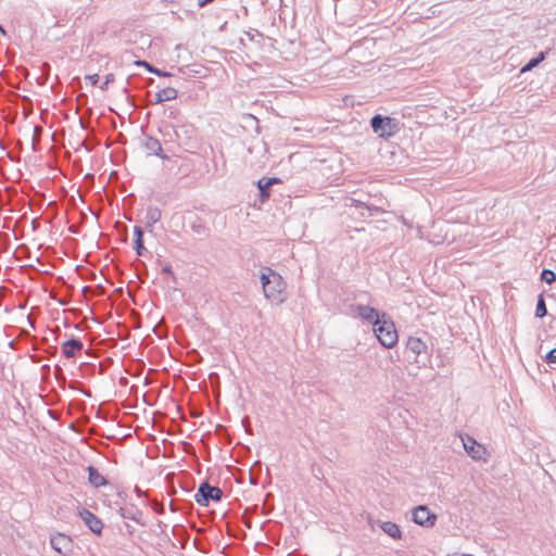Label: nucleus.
<instances>
[{"label": "nucleus", "mask_w": 556, "mask_h": 556, "mask_svg": "<svg viewBox=\"0 0 556 556\" xmlns=\"http://www.w3.org/2000/svg\"><path fill=\"white\" fill-rule=\"evenodd\" d=\"M260 280L266 300L275 305H279L286 301L287 283L281 275L270 267L265 266L261 268Z\"/></svg>", "instance_id": "obj_1"}, {"label": "nucleus", "mask_w": 556, "mask_h": 556, "mask_svg": "<svg viewBox=\"0 0 556 556\" xmlns=\"http://www.w3.org/2000/svg\"><path fill=\"white\" fill-rule=\"evenodd\" d=\"M374 332L380 344L387 349L393 348L399 340L394 323L381 313V318L374 323Z\"/></svg>", "instance_id": "obj_2"}, {"label": "nucleus", "mask_w": 556, "mask_h": 556, "mask_svg": "<svg viewBox=\"0 0 556 556\" xmlns=\"http://www.w3.org/2000/svg\"><path fill=\"white\" fill-rule=\"evenodd\" d=\"M371 128L379 137L389 138L396 134L397 124L394 118L376 114L370 121Z\"/></svg>", "instance_id": "obj_3"}, {"label": "nucleus", "mask_w": 556, "mask_h": 556, "mask_svg": "<svg viewBox=\"0 0 556 556\" xmlns=\"http://www.w3.org/2000/svg\"><path fill=\"white\" fill-rule=\"evenodd\" d=\"M223 497V491L218 486H213L207 482L200 484L194 498L195 502L203 507L210 505V502H219Z\"/></svg>", "instance_id": "obj_4"}, {"label": "nucleus", "mask_w": 556, "mask_h": 556, "mask_svg": "<svg viewBox=\"0 0 556 556\" xmlns=\"http://www.w3.org/2000/svg\"><path fill=\"white\" fill-rule=\"evenodd\" d=\"M51 548L61 556H71L74 551V542L67 534L56 532L50 536Z\"/></svg>", "instance_id": "obj_5"}, {"label": "nucleus", "mask_w": 556, "mask_h": 556, "mask_svg": "<svg viewBox=\"0 0 556 556\" xmlns=\"http://www.w3.org/2000/svg\"><path fill=\"white\" fill-rule=\"evenodd\" d=\"M412 520L419 526L431 528L437 521V515L428 506L419 505L413 509Z\"/></svg>", "instance_id": "obj_6"}, {"label": "nucleus", "mask_w": 556, "mask_h": 556, "mask_svg": "<svg viewBox=\"0 0 556 556\" xmlns=\"http://www.w3.org/2000/svg\"><path fill=\"white\" fill-rule=\"evenodd\" d=\"M462 442L464 445L465 451L468 453V455L475 459L480 460L484 458L485 455V448L483 445L478 443L472 437L465 435L462 438Z\"/></svg>", "instance_id": "obj_7"}, {"label": "nucleus", "mask_w": 556, "mask_h": 556, "mask_svg": "<svg viewBox=\"0 0 556 556\" xmlns=\"http://www.w3.org/2000/svg\"><path fill=\"white\" fill-rule=\"evenodd\" d=\"M79 516L91 532H93L94 534H101L103 529V522L101 521L100 518H98L93 513H91L87 508H83L79 511Z\"/></svg>", "instance_id": "obj_8"}, {"label": "nucleus", "mask_w": 556, "mask_h": 556, "mask_svg": "<svg viewBox=\"0 0 556 556\" xmlns=\"http://www.w3.org/2000/svg\"><path fill=\"white\" fill-rule=\"evenodd\" d=\"M142 147L146 149V151L149 154L156 155L163 160H167L168 156L163 154L162 146L160 140L149 136V135H142L140 138Z\"/></svg>", "instance_id": "obj_9"}, {"label": "nucleus", "mask_w": 556, "mask_h": 556, "mask_svg": "<svg viewBox=\"0 0 556 556\" xmlns=\"http://www.w3.org/2000/svg\"><path fill=\"white\" fill-rule=\"evenodd\" d=\"M353 308L363 320L371 324L372 326L375 321H378L381 318V314L369 305L357 304L353 306Z\"/></svg>", "instance_id": "obj_10"}, {"label": "nucleus", "mask_w": 556, "mask_h": 556, "mask_svg": "<svg viewBox=\"0 0 556 556\" xmlns=\"http://www.w3.org/2000/svg\"><path fill=\"white\" fill-rule=\"evenodd\" d=\"M83 349V342L76 338H71L62 343V354L66 358L75 357L77 352H80Z\"/></svg>", "instance_id": "obj_11"}, {"label": "nucleus", "mask_w": 556, "mask_h": 556, "mask_svg": "<svg viewBox=\"0 0 556 556\" xmlns=\"http://www.w3.org/2000/svg\"><path fill=\"white\" fill-rule=\"evenodd\" d=\"M40 340L47 344V346L43 348L45 352H50L51 349H54V345L50 343V342H55V340H56L55 333L52 330H50L48 328H42L40 330L37 329V351L40 350V346H39Z\"/></svg>", "instance_id": "obj_12"}, {"label": "nucleus", "mask_w": 556, "mask_h": 556, "mask_svg": "<svg viewBox=\"0 0 556 556\" xmlns=\"http://www.w3.org/2000/svg\"><path fill=\"white\" fill-rule=\"evenodd\" d=\"M406 349L418 357L422 354L427 355L428 346L421 339L409 337L406 342Z\"/></svg>", "instance_id": "obj_13"}, {"label": "nucleus", "mask_w": 556, "mask_h": 556, "mask_svg": "<svg viewBox=\"0 0 556 556\" xmlns=\"http://www.w3.org/2000/svg\"><path fill=\"white\" fill-rule=\"evenodd\" d=\"M87 471L88 481L93 488L99 489L101 486L108 485L109 481L102 473L99 472L97 468H94L93 466H88Z\"/></svg>", "instance_id": "obj_14"}, {"label": "nucleus", "mask_w": 556, "mask_h": 556, "mask_svg": "<svg viewBox=\"0 0 556 556\" xmlns=\"http://www.w3.org/2000/svg\"><path fill=\"white\" fill-rule=\"evenodd\" d=\"M280 181L281 180L277 177H271V178H267V179L263 178V179L258 180L257 186H258L260 197H261L262 202H265L270 197V193L268 192V187H271L275 184H279Z\"/></svg>", "instance_id": "obj_15"}, {"label": "nucleus", "mask_w": 556, "mask_h": 556, "mask_svg": "<svg viewBox=\"0 0 556 556\" xmlns=\"http://www.w3.org/2000/svg\"><path fill=\"white\" fill-rule=\"evenodd\" d=\"M134 249L138 256H143L147 253V249L143 244V229L140 226L134 227Z\"/></svg>", "instance_id": "obj_16"}, {"label": "nucleus", "mask_w": 556, "mask_h": 556, "mask_svg": "<svg viewBox=\"0 0 556 556\" xmlns=\"http://www.w3.org/2000/svg\"><path fill=\"white\" fill-rule=\"evenodd\" d=\"M380 529L393 540L402 539V531L400 527L392 521H381L379 525Z\"/></svg>", "instance_id": "obj_17"}, {"label": "nucleus", "mask_w": 556, "mask_h": 556, "mask_svg": "<svg viewBox=\"0 0 556 556\" xmlns=\"http://www.w3.org/2000/svg\"><path fill=\"white\" fill-rule=\"evenodd\" d=\"M37 415L39 416H49L52 419H56V413L49 408V401H46L41 393H37Z\"/></svg>", "instance_id": "obj_18"}, {"label": "nucleus", "mask_w": 556, "mask_h": 556, "mask_svg": "<svg viewBox=\"0 0 556 556\" xmlns=\"http://www.w3.org/2000/svg\"><path fill=\"white\" fill-rule=\"evenodd\" d=\"M178 97V91L175 88L166 87L161 90H159L155 93V100L154 103H163L165 101L175 100Z\"/></svg>", "instance_id": "obj_19"}, {"label": "nucleus", "mask_w": 556, "mask_h": 556, "mask_svg": "<svg viewBox=\"0 0 556 556\" xmlns=\"http://www.w3.org/2000/svg\"><path fill=\"white\" fill-rule=\"evenodd\" d=\"M162 217V211L156 206H149L146 213V224L150 229L160 222Z\"/></svg>", "instance_id": "obj_20"}, {"label": "nucleus", "mask_w": 556, "mask_h": 556, "mask_svg": "<svg viewBox=\"0 0 556 556\" xmlns=\"http://www.w3.org/2000/svg\"><path fill=\"white\" fill-rule=\"evenodd\" d=\"M136 65L137 66H143L149 73L155 74L156 76H160V77H170V76H173L172 73L163 71V70H160V68L153 66L152 64H150L149 62H147L144 60L136 61Z\"/></svg>", "instance_id": "obj_21"}, {"label": "nucleus", "mask_w": 556, "mask_h": 556, "mask_svg": "<svg viewBox=\"0 0 556 556\" xmlns=\"http://www.w3.org/2000/svg\"><path fill=\"white\" fill-rule=\"evenodd\" d=\"M17 106L22 109V113L25 118L31 114L34 108L31 99L27 96H23L18 100Z\"/></svg>", "instance_id": "obj_22"}, {"label": "nucleus", "mask_w": 556, "mask_h": 556, "mask_svg": "<svg viewBox=\"0 0 556 556\" xmlns=\"http://www.w3.org/2000/svg\"><path fill=\"white\" fill-rule=\"evenodd\" d=\"M39 275H49V270L41 263L40 258L37 257V287L40 286L43 292L48 293V286L45 281H40Z\"/></svg>", "instance_id": "obj_23"}, {"label": "nucleus", "mask_w": 556, "mask_h": 556, "mask_svg": "<svg viewBox=\"0 0 556 556\" xmlns=\"http://www.w3.org/2000/svg\"><path fill=\"white\" fill-rule=\"evenodd\" d=\"M119 514L124 519H129L136 521L137 523H141L138 517L139 515H141V513L138 509L121 508Z\"/></svg>", "instance_id": "obj_24"}, {"label": "nucleus", "mask_w": 556, "mask_h": 556, "mask_svg": "<svg viewBox=\"0 0 556 556\" xmlns=\"http://www.w3.org/2000/svg\"><path fill=\"white\" fill-rule=\"evenodd\" d=\"M545 59V52H540L538 56L531 59L526 65L522 66L521 73H526L536 67Z\"/></svg>", "instance_id": "obj_25"}, {"label": "nucleus", "mask_w": 556, "mask_h": 556, "mask_svg": "<svg viewBox=\"0 0 556 556\" xmlns=\"http://www.w3.org/2000/svg\"><path fill=\"white\" fill-rule=\"evenodd\" d=\"M546 315H547V309H546V305H545V300H544L543 294H540L538 298L536 307H535V317L543 318Z\"/></svg>", "instance_id": "obj_26"}, {"label": "nucleus", "mask_w": 556, "mask_h": 556, "mask_svg": "<svg viewBox=\"0 0 556 556\" xmlns=\"http://www.w3.org/2000/svg\"><path fill=\"white\" fill-rule=\"evenodd\" d=\"M541 279L546 283H552L556 280V274L551 269H543L541 273Z\"/></svg>", "instance_id": "obj_27"}, {"label": "nucleus", "mask_w": 556, "mask_h": 556, "mask_svg": "<svg viewBox=\"0 0 556 556\" xmlns=\"http://www.w3.org/2000/svg\"><path fill=\"white\" fill-rule=\"evenodd\" d=\"M547 364H556V348L551 350L544 357Z\"/></svg>", "instance_id": "obj_28"}, {"label": "nucleus", "mask_w": 556, "mask_h": 556, "mask_svg": "<svg viewBox=\"0 0 556 556\" xmlns=\"http://www.w3.org/2000/svg\"><path fill=\"white\" fill-rule=\"evenodd\" d=\"M14 254L16 257L26 256L27 254H29V249L26 248L25 245H20L18 248H16Z\"/></svg>", "instance_id": "obj_29"}, {"label": "nucleus", "mask_w": 556, "mask_h": 556, "mask_svg": "<svg viewBox=\"0 0 556 556\" xmlns=\"http://www.w3.org/2000/svg\"><path fill=\"white\" fill-rule=\"evenodd\" d=\"M27 319H28V323H29V326L35 329V306H31L30 307V311L27 315Z\"/></svg>", "instance_id": "obj_30"}, {"label": "nucleus", "mask_w": 556, "mask_h": 556, "mask_svg": "<svg viewBox=\"0 0 556 556\" xmlns=\"http://www.w3.org/2000/svg\"><path fill=\"white\" fill-rule=\"evenodd\" d=\"M113 80H114V75H113V74H109V75H106L105 80H104V81H103V84L101 85V89H102V90L106 89L108 85H109L110 83H112Z\"/></svg>", "instance_id": "obj_31"}, {"label": "nucleus", "mask_w": 556, "mask_h": 556, "mask_svg": "<svg viewBox=\"0 0 556 556\" xmlns=\"http://www.w3.org/2000/svg\"><path fill=\"white\" fill-rule=\"evenodd\" d=\"M163 273L174 277V273H173L172 266L168 265V264L163 267Z\"/></svg>", "instance_id": "obj_32"}, {"label": "nucleus", "mask_w": 556, "mask_h": 556, "mask_svg": "<svg viewBox=\"0 0 556 556\" xmlns=\"http://www.w3.org/2000/svg\"><path fill=\"white\" fill-rule=\"evenodd\" d=\"M214 0H198V7L199 8H204L205 5H207L208 3L213 2Z\"/></svg>", "instance_id": "obj_33"}, {"label": "nucleus", "mask_w": 556, "mask_h": 556, "mask_svg": "<svg viewBox=\"0 0 556 556\" xmlns=\"http://www.w3.org/2000/svg\"><path fill=\"white\" fill-rule=\"evenodd\" d=\"M87 78L91 81L92 85H94L98 83L99 76L97 74H94V75L88 76Z\"/></svg>", "instance_id": "obj_34"}, {"label": "nucleus", "mask_w": 556, "mask_h": 556, "mask_svg": "<svg viewBox=\"0 0 556 556\" xmlns=\"http://www.w3.org/2000/svg\"><path fill=\"white\" fill-rule=\"evenodd\" d=\"M354 202H355V206H356V207L365 206L367 210H371V207H370V206L365 205V204H364L362 201H359V200H354Z\"/></svg>", "instance_id": "obj_35"}, {"label": "nucleus", "mask_w": 556, "mask_h": 556, "mask_svg": "<svg viewBox=\"0 0 556 556\" xmlns=\"http://www.w3.org/2000/svg\"><path fill=\"white\" fill-rule=\"evenodd\" d=\"M153 509H154V511H155L156 514H163V513H164V508H163V506H159V505H156Z\"/></svg>", "instance_id": "obj_36"}, {"label": "nucleus", "mask_w": 556, "mask_h": 556, "mask_svg": "<svg viewBox=\"0 0 556 556\" xmlns=\"http://www.w3.org/2000/svg\"><path fill=\"white\" fill-rule=\"evenodd\" d=\"M31 149L35 151V127L33 128V134H31Z\"/></svg>", "instance_id": "obj_37"}, {"label": "nucleus", "mask_w": 556, "mask_h": 556, "mask_svg": "<svg viewBox=\"0 0 556 556\" xmlns=\"http://www.w3.org/2000/svg\"><path fill=\"white\" fill-rule=\"evenodd\" d=\"M29 225H30V228L33 231H35V218H33L30 222H29Z\"/></svg>", "instance_id": "obj_38"}, {"label": "nucleus", "mask_w": 556, "mask_h": 556, "mask_svg": "<svg viewBox=\"0 0 556 556\" xmlns=\"http://www.w3.org/2000/svg\"><path fill=\"white\" fill-rule=\"evenodd\" d=\"M0 31L3 36H7V30L3 28V26L0 24Z\"/></svg>", "instance_id": "obj_39"}, {"label": "nucleus", "mask_w": 556, "mask_h": 556, "mask_svg": "<svg viewBox=\"0 0 556 556\" xmlns=\"http://www.w3.org/2000/svg\"><path fill=\"white\" fill-rule=\"evenodd\" d=\"M36 197H37V210H38L39 208V198L41 197L38 191L36 193Z\"/></svg>", "instance_id": "obj_40"}, {"label": "nucleus", "mask_w": 556, "mask_h": 556, "mask_svg": "<svg viewBox=\"0 0 556 556\" xmlns=\"http://www.w3.org/2000/svg\"><path fill=\"white\" fill-rule=\"evenodd\" d=\"M46 369L49 370V366L48 365H42L41 370L45 371Z\"/></svg>", "instance_id": "obj_41"}, {"label": "nucleus", "mask_w": 556, "mask_h": 556, "mask_svg": "<svg viewBox=\"0 0 556 556\" xmlns=\"http://www.w3.org/2000/svg\"><path fill=\"white\" fill-rule=\"evenodd\" d=\"M36 130H37V136H38V135H39V132L41 131L40 126H38V125H37Z\"/></svg>", "instance_id": "obj_42"}, {"label": "nucleus", "mask_w": 556, "mask_h": 556, "mask_svg": "<svg viewBox=\"0 0 556 556\" xmlns=\"http://www.w3.org/2000/svg\"><path fill=\"white\" fill-rule=\"evenodd\" d=\"M36 81H37V85L41 84V81H40V77H37V78H36Z\"/></svg>", "instance_id": "obj_43"}, {"label": "nucleus", "mask_w": 556, "mask_h": 556, "mask_svg": "<svg viewBox=\"0 0 556 556\" xmlns=\"http://www.w3.org/2000/svg\"><path fill=\"white\" fill-rule=\"evenodd\" d=\"M31 206H33V200L30 199L29 200V207L31 208Z\"/></svg>", "instance_id": "obj_44"}]
</instances>
